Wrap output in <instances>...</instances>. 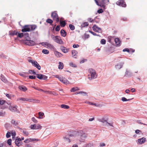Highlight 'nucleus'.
<instances>
[{
  "label": "nucleus",
  "mask_w": 147,
  "mask_h": 147,
  "mask_svg": "<svg viewBox=\"0 0 147 147\" xmlns=\"http://www.w3.org/2000/svg\"><path fill=\"white\" fill-rule=\"evenodd\" d=\"M74 134L75 136H78L79 140L80 142H83L87 137L86 134L82 131L75 132Z\"/></svg>",
  "instance_id": "1"
},
{
  "label": "nucleus",
  "mask_w": 147,
  "mask_h": 147,
  "mask_svg": "<svg viewBox=\"0 0 147 147\" xmlns=\"http://www.w3.org/2000/svg\"><path fill=\"white\" fill-rule=\"evenodd\" d=\"M88 78L90 80L96 78L97 75L95 70L92 68H90L88 70Z\"/></svg>",
  "instance_id": "2"
},
{
  "label": "nucleus",
  "mask_w": 147,
  "mask_h": 147,
  "mask_svg": "<svg viewBox=\"0 0 147 147\" xmlns=\"http://www.w3.org/2000/svg\"><path fill=\"white\" fill-rule=\"evenodd\" d=\"M16 101H19V102L22 103L23 102H26L28 101L34 102H39L38 100H36L34 99H29L22 97H20L17 98Z\"/></svg>",
  "instance_id": "3"
},
{
  "label": "nucleus",
  "mask_w": 147,
  "mask_h": 147,
  "mask_svg": "<svg viewBox=\"0 0 147 147\" xmlns=\"http://www.w3.org/2000/svg\"><path fill=\"white\" fill-rule=\"evenodd\" d=\"M36 28V26L35 25H28L24 26L22 29V32L29 31L31 30H34Z\"/></svg>",
  "instance_id": "4"
},
{
  "label": "nucleus",
  "mask_w": 147,
  "mask_h": 147,
  "mask_svg": "<svg viewBox=\"0 0 147 147\" xmlns=\"http://www.w3.org/2000/svg\"><path fill=\"white\" fill-rule=\"evenodd\" d=\"M96 4L98 6L102 7L105 9V5L109 1V0H102L99 1V2H98V0H94Z\"/></svg>",
  "instance_id": "5"
},
{
  "label": "nucleus",
  "mask_w": 147,
  "mask_h": 147,
  "mask_svg": "<svg viewBox=\"0 0 147 147\" xmlns=\"http://www.w3.org/2000/svg\"><path fill=\"white\" fill-rule=\"evenodd\" d=\"M51 37L55 42L60 45H62L63 43V40L59 36H55L53 35H52L51 36Z\"/></svg>",
  "instance_id": "6"
},
{
  "label": "nucleus",
  "mask_w": 147,
  "mask_h": 147,
  "mask_svg": "<svg viewBox=\"0 0 147 147\" xmlns=\"http://www.w3.org/2000/svg\"><path fill=\"white\" fill-rule=\"evenodd\" d=\"M53 76L56 78H58L60 82L64 84H68L69 83V82L66 78L61 76L57 75H53Z\"/></svg>",
  "instance_id": "7"
},
{
  "label": "nucleus",
  "mask_w": 147,
  "mask_h": 147,
  "mask_svg": "<svg viewBox=\"0 0 147 147\" xmlns=\"http://www.w3.org/2000/svg\"><path fill=\"white\" fill-rule=\"evenodd\" d=\"M7 105H6L7 107H8L9 109L12 112H15L16 111L18 107L16 105H11V103H7Z\"/></svg>",
  "instance_id": "8"
},
{
  "label": "nucleus",
  "mask_w": 147,
  "mask_h": 147,
  "mask_svg": "<svg viewBox=\"0 0 147 147\" xmlns=\"http://www.w3.org/2000/svg\"><path fill=\"white\" fill-rule=\"evenodd\" d=\"M40 44L45 47L49 48L50 49H52L54 48L53 45L47 42H42Z\"/></svg>",
  "instance_id": "9"
},
{
  "label": "nucleus",
  "mask_w": 147,
  "mask_h": 147,
  "mask_svg": "<svg viewBox=\"0 0 147 147\" xmlns=\"http://www.w3.org/2000/svg\"><path fill=\"white\" fill-rule=\"evenodd\" d=\"M51 16L53 20L57 22H59V17L57 14L56 12L54 11L51 14Z\"/></svg>",
  "instance_id": "10"
},
{
  "label": "nucleus",
  "mask_w": 147,
  "mask_h": 147,
  "mask_svg": "<svg viewBox=\"0 0 147 147\" xmlns=\"http://www.w3.org/2000/svg\"><path fill=\"white\" fill-rule=\"evenodd\" d=\"M30 128L33 130L41 129L42 126L39 124L31 125L30 126Z\"/></svg>",
  "instance_id": "11"
},
{
  "label": "nucleus",
  "mask_w": 147,
  "mask_h": 147,
  "mask_svg": "<svg viewBox=\"0 0 147 147\" xmlns=\"http://www.w3.org/2000/svg\"><path fill=\"white\" fill-rule=\"evenodd\" d=\"M116 4L117 5H119L120 6L122 7H125L126 6V5L124 1L123 0H120L117 1Z\"/></svg>",
  "instance_id": "12"
},
{
  "label": "nucleus",
  "mask_w": 147,
  "mask_h": 147,
  "mask_svg": "<svg viewBox=\"0 0 147 147\" xmlns=\"http://www.w3.org/2000/svg\"><path fill=\"white\" fill-rule=\"evenodd\" d=\"M25 43L26 45L31 46H34L36 44L34 41L30 40V39L27 41H25Z\"/></svg>",
  "instance_id": "13"
},
{
  "label": "nucleus",
  "mask_w": 147,
  "mask_h": 147,
  "mask_svg": "<svg viewBox=\"0 0 147 147\" xmlns=\"http://www.w3.org/2000/svg\"><path fill=\"white\" fill-rule=\"evenodd\" d=\"M92 28L93 30L96 32L98 33L102 32L101 29L100 28L98 27L97 26L95 25L93 26L92 27Z\"/></svg>",
  "instance_id": "14"
},
{
  "label": "nucleus",
  "mask_w": 147,
  "mask_h": 147,
  "mask_svg": "<svg viewBox=\"0 0 147 147\" xmlns=\"http://www.w3.org/2000/svg\"><path fill=\"white\" fill-rule=\"evenodd\" d=\"M36 75L37 76V78L39 79H43L44 80H45L47 78V76L44 75L40 74H36Z\"/></svg>",
  "instance_id": "15"
},
{
  "label": "nucleus",
  "mask_w": 147,
  "mask_h": 147,
  "mask_svg": "<svg viewBox=\"0 0 147 147\" xmlns=\"http://www.w3.org/2000/svg\"><path fill=\"white\" fill-rule=\"evenodd\" d=\"M108 120V118L107 117L105 116L103 117L102 118L99 119V121L100 122H101L103 123H105V124L106 123V122H107V121Z\"/></svg>",
  "instance_id": "16"
},
{
  "label": "nucleus",
  "mask_w": 147,
  "mask_h": 147,
  "mask_svg": "<svg viewBox=\"0 0 147 147\" xmlns=\"http://www.w3.org/2000/svg\"><path fill=\"white\" fill-rule=\"evenodd\" d=\"M124 64V63L122 62L118 63L115 65V68L117 69H120L123 66Z\"/></svg>",
  "instance_id": "17"
},
{
  "label": "nucleus",
  "mask_w": 147,
  "mask_h": 147,
  "mask_svg": "<svg viewBox=\"0 0 147 147\" xmlns=\"http://www.w3.org/2000/svg\"><path fill=\"white\" fill-rule=\"evenodd\" d=\"M19 122L18 121L14 119H12L11 121V123L13 125L14 127H17L18 124Z\"/></svg>",
  "instance_id": "18"
},
{
  "label": "nucleus",
  "mask_w": 147,
  "mask_h": 147,
  "mask_svg": "<svg viewBox=\"0 0 147 147\" xmlns=\"http://www.w3.org/2000/svg\"><path fill=\"white\" fill-rule=\"evenodd\" d=\"M21 139L19 138L16 140L15 142L16 145L17 146H19L22 145V144L21 143Z\"/></svg>",
  "instance_id": "19"
},
{
  "label": "nucleus",
  "mask_w": 147,
  "mask_h": 147,
  "mask_svg": "<svg viewBox=\"0 0 147 147\" xmlns=\"http://www.w3.org/2000/svg\"><path fill=\"white\" fill-rule=\"evenodd\" d=\"M7 103H6V102L5 100H0V109H4L5 108V107H3V105L5 104V105Z\"/></svg>",
  "instance_id": "20"
},
{
  "label": "nucleus",
  "mask_w": 147,
  "mask_h": 147,
  "mask_svg": "<svg viewBox=\"0 0 147 147\" xmlns=\"http://www.w3.org/2000/svg\"><path fill=\"white\" fill-rule=\"evenodd\" d=\"M139 144H142L144 143L146 141V138L144 137L138 139V140Z\"/></svg>",
  "instance_id": "21"
},
{
  "label": "nucleus",
  "mask_w": 147,
  "mask_h": 147,
  "mask_svg": "<svg viewBox=\"0 0 147 147\" xmlns=\"http://www.w3.org/2000/svg\"><path fill=\"white\" fill-rule=\"evenodd\" d=\"M78 53L75 50L72 51V55L73 58H76L77 57Z\"/></svg>",
  "instance_id": "22"
},
{
  "label": "nucleus",
  "mask_w": 147,
  "mask_h": 147,
  "mask_svg": "<svg viewBox=\"0 0 147 147\" xmlns=\"http://www.w3.org/2000/svg\"><path fill=\"white\" fill-rule=\"evenodd\" d=\"M33 65L35 67H36L37 68L38 70H40V69L41 67L39 65L38 63H37V62L35 61L33 63Z\"/></svg>",
  "instance_id": "23"
},
{
  "label": "nucleus",
  "mask_w": 147,
  "mask_h": 147,
  "mask_svg": "<svg viewBox=\"0 0 147 147\" xmlns=\"http://www.w3.org/2000/svg\"><path fill=\"white\" fill-rule=\"evenodd\" d=\"M18 88L20 90L24 92H25L27 90V88L23 85L19 86Z\"/></svg>",
  "instance_id": "24"
},
{
  "label": "nucleus",
  "mask_w": 147,
  "mask_h": 147,
  "mask_svg": "<svg viewBox=\"0 0 147 147\" xmlns=\"http://www.w3.org/2000/svg\"><path fill=\"white\" fill-rule=\"evenodd\" d=\"M61 51L65 53H66L68 52L69 49L64 47V46H61Z\"/></svg>",
  "instance_id": "25"
},
{
  "label": "nucleus",
  "mask_w": 147,
  "mask_h": 147,
  "mask_svg": "<svg viewBox=\"0 0 147 147\" xmlns=\"http://www.w3.org/2000/svg\"><path fill=\"white\" fill-rule=\"evenodd\" d=\"M115 41L117 46H119L120 45L121 41L118 38H115Z\"/></svg>",
  "instance_id": "26"
},
{
  "label": "nucleus",
  "mask_w": 147,
  "mask_h": 147,
  "mask_svg": "<svg viewBox=\"0 0 147 147\" xmlns=\"http://www.w3.org/2000/svg\"><path fill=\"white\" fill-rule=\"evenodd\" d=\"M9 35L13 36L15 35H17L18 32L15 30H11L9 31Z\"/></svg>",
  "instance_id": "27"
},
{
  "label": "nucleus",
  "mask_w": 147,
  "mask_h": 147,
  "mask_svg": "<svg viewBox=\"0 0 147 147\" xmlns=\"http://www.w3.org/2000/svg\"><path fill=\"white\" fill-rule=\"evenodd\" d=\"M54 54L56 56L58 57H60L63 55L62 54H61V53L57 51L55 52Z\"/></svg>",
  "instance_id": "28"
},
{
  "label": "nucleus",
  "mask_w": 147,
  "mask_h": 147,
  "mask_svg": "<svg viewBox=\"0 0 147 147\" xmlns=\"http://www.w3.org/2000/svg\"><path fill=\"white\" fill-rule=\"evenodd\" d=\"M60 33L61 35L63 37H65L66 35V32L63 30L62 29L61 30Z\"/></svg>",
  "instance_id": "29"
},
{
  "label": "nucleus",
  "mask_w": 147,
  "mask_h": 147,
  "mask_svg": "<svg viewBox=\"0 0 147 147\" xmlns=\"http://www.w3.org/2000/svg\"><path fill=\"white\" fill-rule=\"evenodd\" d=\"M63 139L65 142H67L69 143L71 142L70 139L66 136L63 137Z\"/></svg>",
  "instance_id": "30"
},
{
  "label": "nucleus",
  "mask_w": 147,
  "mask_h": 147,
  "mask_svg": "<svg viewBox=\"0 0 147 147\" xmlns=\"http://www.w3.org/2000/svg\"><path fill=\"white\" fill-rule=\"evenodd\" d=\"M58 68L59 69H61L63 67V63L61 62H59V63Z\"/></svg>",
  "instance_id": "31"
},
{
  "label": "nucleus",
  "mask_w": 147,
  "mask_h": 147,
  "mask_svg": "<svg viewBox=\"0 0 147 147\" xmlns=\"http://www.w3.org/2000/svg\"><path fill=\"white\" fill-rule=\"evenodd\" d=\"M0 78L1 80L3 82L5 83L7 82L6 79L3 75H1Z\"/></svg>",
  "instance_id": "32"
},
{
  "label": "nucleus",
  "mask_w": 147,
  "mask_h": 147,
  "mask_svg": "<svg viewBox=\"0 0 147 147\" xmlns=\"http://www.w3.org/2000/svg\"><path fill=\"white\" fill-rule=\"evenodd\" d=\"M79 90V89L78 87H75L73 88L71 90V92H74L76 91H78Z\"/></svg>",
  "instance_id": "33"
},
{
  "label": "nucleus",
  "mask_w": 147,
  "mask_h": 147,
  "mask_svg": "<svg viewBox=\"0 0 147 147\" xmlns=\"http://www.w3.org/2000/svg\"><path fill=\"white\" fill-rule=\"evenodd\" d=\"M24 36L26 40L25 41H27L30 39V38L29 37V34L28 33H26L25 34Z\"/></svg>",
  "instance_id": "34"
},
{
  "label": "nucleus",
  "mask_w": 147,
  "mask_h": 147,
  "mask_svg": "<svg viewBox=\"0 0 147 147\" xmlns=\"http://www.w3.org/2000/svg\"><path fill=\"white\" fill-rule=\"evenodd\" d=\"M11 134V136H12V138H13L16 135V133L15 131L12 130L10 131Z\"/></svg>",
  "instance_id": "35"
},
{
  "label": "nucleus",
  "mask_w": 147,
  "mask_h": 147,
  "mask_svg": "<svg viewBox=\"0 0 147 147\" xmlns=\"http://www.w3.org/2000/svg\"><path fill=\"white\" fill-rule=\"evenodd\" d=\"M38 115H39V116L38 118L39 119H41L43 118L42 116L44 115V114L43 113L39 112L38 113Z\"/></svg>",
  "instance_id": "36"
},
{
  "label": "nucleus",
  "mask_w": 147,
  "mask_h": 147,
  "mask_svg": "<svg viewBox=\"0 0 147 147\" xmlns=\"http://www.w3.org/2000/svg\"><path fill=\"white\" fill-rule=\"evenodd\" d=\"M61 107L62 108H64L65 109H68L69 108V107L65 105H61Z\"/></svg>",
  "instance_id": "37"
},
{
  "label": "nucleus",
  "mask_w": 147,
  "mask_h": 147,
  "mask_svg": "<svg viewBox=\"0 0 147 147\" xmlns=\"http://www.w3.org/2000/svg\"><path fill=\"white\" fill-rule=\"evenodd\" d=\"M132 100V99H127L124 97H123L121 98L123 102L130 101Z\"/></svg>",
  "instance_id": "38"
},
{
  "label": "nucleus",
  "mask_w": 147,
  "mask_h": 147,
  "mask_svg": "<svg viewBox=\"0 0 147 147\" xmlns=\"http://www.w3.org/2000/svg\"><path fill=\"white\" fill-rule=\"evenodd\" d=\"M42 52L43 53L46 54H48L49 53V52L48 50L45 49H43L42 51Z\"/></svg>",
  "instance_id": "39"
},
{
  "label": "nucleus",
  "mask_w": 147,
  "mask_h": 147,
  "mask_svg": "<svg viewBox=\"0 0 147 147\" xmlns=\"http://www.w3.org/2000/svg\"><path fill=\"white\" fill-rule=\"evenodd\" d=\"M88 25V24L87 22H85L81 25L82 28L86 26H87Z\"/></svg>",
  "instance_id": "40"
},
{
  "label": "nucleus",
  "mask_w": 147,
  "mask_h": 147,
  "mask_svg": "<svg viewBox=\"0 0 147 147\" xmlns=\"http://www.w3.org/2000/svg\"><path fill=\"white\" fill-rule=\"evenodd\" d=\"M60 24L61 27H64V26H65L66 24V23L64 21H60Z\"/></svg>",
  "instance_id": "41"
},
{
  "label": "nucleus",
  "mask_w": 147,
  "mask_h": 147,
  "mask_svg": "<svg viewBox=\"0 0 147 147\" xmlns=\"http://www.w3.org/2000/svg\"><path fill=\"white\" fill-rule=\"evenodd\" d=\"M46 22L49 24H51L53 22V21L50 19H48L46 20Z\"/></svg>",
  "instance_id": "42"
},
{
  "label": "nucleus",
  "mask_w": 147,
  "mask_h": 147,
  "mask_svg": "<svg viewBox=\"0 0 147 147\" xmlns=\"http://www.w3.org/2000/svg\"><path fill=\"white\" fill-rule=\"evenodd\" d=\"M75 132H77V131H74L73 133V134H71L69 135V137H73V138H75L76 137H77L78 136H75V135L74 134Z\"/></svg>",
  "instance_id": "43"
},
{
  "label": "nucleus",
  "mask_w": 147,
  "mask_h": 147,
  "mask_svg": "<svg viewBox=\"0 0 147 147\" xmlns=\"http://www.w3.org/2000/svg\"><path fill=\"white\" fill-rule=\"evenodd\" d=\"M17 35L20 38L22 37L23 36H24V35L23 33H18Z\"/></svg>",
  "instance_id": "44"
},
{
  "label": "nucleus",
  "mask_w": 147,
  "mask_h": 147,
  "mask_svg": "<svg viewBox=\"0 0 147 147\" xmlns=\"http://www.w3.org/2000/svg\"><path fill=\"white\" fill-rule=\"evenodd\" d=\"M69 64L71 66L73 67H76V65L73 63L71 62Z\"/></svg>",
  "instance_id": "45"
},
{
  "label": "nucleus",
  "mask_w": 147,
  "mask_h": 147,
  "mask_svg": "<svg viewBox=\"0 0 147 147\" xmlns=\"http://www.w3.org/2000/svg\"><path fill=\"white\" fill-rule=\"evenodd\" d=\"M29 72L30 74H34L36 75V74L34 70H29Z\"/></svg>",
  "instance_id": "46"
},
{
  "label": "nucleus",
  "mask_w": 147,
  "mask_h": 147,
  "mask_svg": "<svg viewBox=\"0 0 147 147\" xmlns=\"http://www.w3.org/2000/svg\"><path fill=\"white\" fill-rule=\"evenodd\" d=\"M69 27L71 30H73L75 29V27L72 24H70L69 25Z\"/></svg>",
  "instance_id": "47"
},
{
  "label": "nucleus",
  "mask_w": 147,
  "mask_h": 147,
  "mask_svg": "<svg viewBox=\"0 0 147 147\" xmlns=\"http://www.w3.org/2000/svg\"><path fill=\"white\" fill-rule=\"evenodd\" d=\"M11 133L10 132H9V131H7V133L6 134V137L8 138H9L11 136Z\"/></svg>",
  "instance_id": "48"
},
{
  "label": "nucleus",
  "mask_w": 147,
  "mask_h": 147,
  "mask_svg": "<svg viewBox=\"0 0 147 147\" xmlns=\"http://www.w3.org/2000/svg\"><path fill=\"white\" fill-rule=\"evenodd\" d=\"M32 120L35 123H37L38 122V121L34 117L32 118Z\"/></svg>",
  "instance_id": "49"
},
{
  "label": "nucleus",
  "mask_w": 147,
  "mask_h": 147,
  "mask_svg": "<svg viewBox=\"0 0 147 147\" xmlns=\"http://www.w3.org/2000/svg\"><path fill=\"white\" fill-rule=\"evenodd\" d=\"M32 87L33 88H34L36 90H38L39 91H44L42 89H39L38 88H36L34 86H32Z\"/></svg>",
  "instance_id": "50"
},
{
  "label": "nucleus",
  "mask_w": 147,
  "mask_h": 147,
  "mask_svg": "<svg viewBox=\"0 0 147 147\" xmlns=\"http://www.w3.org/2000/svg\"><path fill=\"white\" fill-rule=\"evenodd\" d=\"M105 124V125L107 126H108L109 125H110L113 127L112 123H108L107 122H106V123Z\"/></svg>",
  "instance_id": "51"
},
{
  "label": "nucleus",
  "mask_w": 147,
  "mask_h": 147,
  "mask_svg": "<svg viewBox=\"0 0 147 147\" xmlns=\"http://www.w3.org/2000/svg\"><path fill=\"white\" fill-rule=\"evenodd\" d=\"M90 33L94 36H99L98 35H97L96 33L92 31L89 30V31Z\"/></svg>",
  "instance_id": "52"
},
{
  "label": "nucleus",
  "mask_w": 147,
  "mask_h": 147,
  "mask_svg": "<svg viewBox=\"0 0 147 147\" xmlns=\"http://www.w3.org/2000/svg\"><path fill=\"white\" fill-rule=\"evenodd\" d=\"M106 41L104 39H102L100 41V43L102 44H105Z\"/></svg>",
  "instance_id": "53"
},
{
  "label": "nucleus",
  "mask_w": 147,
  "mask_h": 147,
  "mask_svg": "<svg viewBox=\"0 0 147 147\" xmlns=\"http://www.w3.org/2000/svg\"><path fill=\"white\" fill-rule=\"evenodd\" d=\"M11 139H9L7 141V143L9 145H11Z\"/></svg>",
  "instance_id": "54"
},
{
  "label": "nucleus",
  "mask_w": 147,
  "mask_h": 147,
  "mask_svg": "<svg viewBox=\"0 0 147 147\" xmlns=\"http://www.w3.org/2000/svg\"><path fill=\"white\" fill-rule=\"evenodd\" d=\"M60 29V26H57L55 28V30L57 31H59Z\"/></svg>",
  "instance_id": "55"
},
{
  "label": "nucleus",
  "mask_w": 147,
  "mask_h": 147,
  "mask_svg": "<svg viewBox=\"0 0 147 147\" xmlns=\"http://www.w3.org/2000/svg\"><path fill=\"white\" fill-rule=\"evenodd\" d=\"M103 12V11L102 9H100L97 11V12L99 13H102Z\"/></svg>",
  "instance_id": "56"
},
{
  "label": "nucleus",
  "mask_w": 147,
  "mask_h": 147,
  "mask_svg": "<svg viewBox=\"0 0 147 147\" xmlns=\"http://www.w3.org/2000/svg\"><path fill=\"white\" fill-rule=\"evenodd\" d=\"M29 78L30 79H35L36 78V76H29Z\"/></svg>",
  "instance_id": "57"
},
{
  "label": "nucleus",
  "mask_w": 147,
  "mask_h": 147,
  "mask_svg": "<svg viewBox=\"0 0 147 147\" xmlns=\"http://www.w3.org/2000/svg\"><path fill=\"white\" fill-rule=\"evenodd\" d=\"M30 139H28L25 140L24 141V142L25 143H28L30 141Z\"/></svg>",
  "instance_id": "58"
},
{
  "label": "nucleus",
  "mask_w": 147,
  "mask_h": 147,
  "mask_svg": "<svg viewBox=\"0 0 147 147\" xmlns=\"http://www.w3.org/2000/svg\"><path fill=\"white\" fill-rule=\"evenodd\" d=\"M19 75L21 76H25V73H19Z\"/></svg>",
  "instance_id": "59"
},
{
  "label": "nucleus",
  "mask_w": 147,
  "mask_h": 147,
  "mask_svg": "<svg viewBox=\"0 0 147 147\" xmlns=\"http://www.w3.org/2000/svg\"><path fill=\"white\" fill-rule=\"evenodd\" d=\"M79 45H74L73 46V47L74 48H76L78 47Z\"/></svg>",
  "instance_id": "60"
},
{
  "label": "nucleus",
  "mask_w": 147,
  "mask_h": 147,
  "mask_svg": "<svg viewBox=\"0 0 147 147\" xmlns=\"http://www.w3.org/2000/svg\"><path fill=\"white\" fill-rule=\"evenodd\" d=\"M140 132H141V131L138 129L136 130L135 131L136 133L137 134H140L139 133Z\"/></svg>",
  "instance_id": "61"
},
{
  "label": "nucleus",
  "mask_w": 147,
  "mask_h": 147,
  "mask_svg": "<svg viewBox=\"0 0 147 147\" xmlns=\"http://www.w3.org/2000/svg\"><path fill=\"white\" fill-rule=\"evenodd\" d=\"M92 105H94L96 107H98L99 106V105L98 104H96L95 103H92Z\"/></svg>",
  "instance_id": "62"
},
{
  "label": "nucleus",
  "mask_w": 147,
  "mask_h": 147,
  "mask_svg": "<svg viewBox=\"0 0 147 147\" xmlns=\"http://www.w3.org/2000/svg\"><path fill=\"white\" fill-rule=\"evenodd\" d=\"M105 145L104 143H100V146H105Z\"/></svg>",
  "instance_id": "63"
},
{
  "label": "nucleus",
  "mask_w": 147,
  "mask_h": 147,
  "mask_svg": "<svg viewBox=\"0 0 147 147\" xmlns=\"http://www.w3.org/2000/svg\"><path fill=\"white\" fill-rule=\"evenodd\" d=\"M89 36L88 34H85V38H89Z\"/></svg>",
  "instance_id": "64"
}]
</instances>
